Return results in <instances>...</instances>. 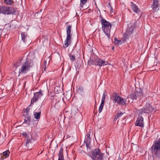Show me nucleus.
Listing matches in <instances>:
<instances>
[{"label":"nucleus","instance_id":"27","mask_svg":"<svg viewBox=\"0 0 160 160\" xmlns=\"http://www.w3.org/2000/svg\"><path fill=\"white\" fill-rule=\"evenodd\" d=\"M106 97V92H104L102 94L101 103H104L105 99Z\"/></svg>","mask_w":160,"mask_h":160},{"label":"nucleus","instance_id":"36","mask_svg":"<svg viewBox=\"0 0 160 160\" xmlns=\"http://www.w3.org/2000/svg\"><path fill=\"white\" fill-rule=\"evenodd\" d=\"M108 8H110L111 11L110 12L111 13L112 12L111 11L112 10V7L111 6L110 3H109L108 5Z\"/></svg>","mask_w":160,"mask_h":160},{"label":"nucleus","instance_id":"29","mask_svg":"<svg viewBox=\"0 0 160 160\" xmlns=\"http://www.w3.org/2000/svg\"><path fill=\"white\" fill-rule=\"evenodd\" d=\"M138 97L141 96L143 95L142 90L141 89H140L139 90L138 92Z\"/></svg>","mask_w":160,"mask_h":160},{"label":"nucleus","instance_id":"41","mask_svg":"<svg viewBox=\"0 0 160 160\" xmlns=\"http://www.w3.org/2000/svg\"><path fill=\"white\" fill-rule=\"evenodd\" d=\"M114 47H113V48H112V49H114Z\"/></svg>","mask_w":160,"mask_h":160},{"label":"nucleus","instance_id":"2","mask_svg":"<svg viewBox=\"0 0 160 160\" xmlns=\"http://www.w3.org/2000/svg\"><path fill=\"white\" fill-rule=\"evenodd\" d=\"M150 149L152 153L160 160V138L154 141Z\"/></svg>","mask_w":160,"mask_h":160},{"label":"nucleus","instance_id":"38","mask_svg":"<svg viewBox=\"0 0 160 160\" xmlns=\"http://www.w3.org/2000/svg\"><path fill=\"white\" fill-rule=\"evenodd\" d=\"M85 138H90V134L88 133L86 136Z\"/></svg>","mask_w":160,"mask_h":160},{"label":"nucleus","instance_id":"13","mask_svg":"<svg viewBox=\"0 0 160 160\" xmlns=\"http://www.w3.org/2000/svg\"><path fill=\"white\" fill-rule=\"evenodd\" d=\"M135 125L136 126L141 127L144 126L143 118L140 114L138 115L137 119Z\"/></svg>","mask_w":160,"mask_h":160},{"label":"nucleus","instance_id":"6","mask_svg":"<svg viewBox=\"0 0 160 160\" xmlns=\"http://www.w3.org/2000/svg\"><path fill=\"white\" fill-rule=\"evenodd\" d=\"M0 12L1 13L6 14H14L16 11L12 8L8 7H0Z\"/></svg>","mask_w":160,"mask_h":160},{"label":"nucleus","instance_id":"16","mask_svg":"<svg viewBox=\"0 0 160 160\" xmlns=\"http://www.w3.org/2000/svg\"><path fill=\"white\" fill-rule=\"evenodd\" d=\"M138 91L135 92H132L128 96V98L131 99L132 100H134L137 99V97H138Z\"/></svg>","mask_w":160,"mask_h":160},{"label":"nucleus","instance_id":"9","mask_svg":"<svg viewBox=\"0 0 160 160\" xmlns=\"http://www.w3.org/2000/svg\"><path fill=\"white\" fill-rule=\"evenodd\" d=\"M135 24H131L130 27H128L127 28L125 34H124V39L125 40L128 39V37L131 35L133 33L134 28Z\"/></svg>","mask_w":160,"mask_h":160},{"label":"nucleus","instance_id":"5","mask_svg":"<svg viewBox=\"0 0 160 160\" xmlns=\"http://www.w3.org/2000/svg\"><path fill=\"white\" fill-rule=\"evenodd\" d=\"M92 155L91 156L93 160H103L104 154L101 152L100 149L97 148L92 151Z\"/></svg>","mask_w":160,"mask_h":160},{"label":"nucleus","instance_id":"42","mask_svg":"<svg viewBox=\"0 0 160 160\" xmlns=\"http://www.w3.org/2000/svg\"><path fill=\"white\" fill-rule=\"evenodd\" d=\"M98 9V10H99V11H100V10H99V9Z\"/></svg>","mask_w":160,"mask_h":160},{"label":"nucleus","instance_id":"11","mask_svg":"<svg viewBox=\"0 0 160 160\" xmlns=\"http://www.w3.org/2000/svg\"><path fill=\"white\" fill-rule=\"evenodd\" d=\"M160 7V0H153V4L152 5L151 8L153 12L158 11Z\"/></svg>","mask_w":160,"mask_h":160},{"label":"nucleus","instance_id":"14","mask_svg":"<svg viewBox=\"0 0 160 160\" xmlns=\"http://www.w3.org/2000/svg\"><path fill=\"white\" fill-rule=\"evenodd\" d=\"M109 63L104 60H102L99 58H96V65L99 67L107 65Z\"/></svg>","mask_w":160,"mask_h":160},{"label":"nucleus","instance_id":"32","mask_svg":"<svg viewBox=\"0 0 160 160\" xmlns=\"http://www.w3.org/2000/svg\"><path fill=\"white\" fill-rule=\"evenodd\" d=\"M90 138H85L84 141V143H90Z\"/></svg>","mask_w":160,"mask_h":160},{"label":"nucleus","instance_id":"15","mask_svg":"<svg viewBox=\"0 0 160 160\" xmlns=\"http://www.w3.org/2000/svg\"><path fill=\"white\" fill-rule=\"evenodd\" d=\"M21 36L22 37V40L23 42L27 45L29 44L30 43V41H28L27 40L28 37L27 36V33L25 32H23L21 33Z\"/></svg>","mask_w":160,"mask_h":160},{"label":"nucleus","instance_id":"33","mask_svg":"<svg viewBox=\"0 0 160 160\" xmlns=\"http://www.w3.org/2000/svg\"><path fill=\"white\" fill-rule=\"evenodd\" d=\"M47 67V63L46 60H45L43 63V67L44 71H46V68Z\"/></svg>","mask_w":160,"mask_h":160},{"label":"nucleus","instance_id":"37","mask_svg":"<svg viewBox=\"0 0 160 160\" xmlns=\"http://www.w3.org/2000/svg\"><path fill=\"white\" fill-rule=\"evenodd\" d=\"M86 144V147H87V148H89V149H90V148L89 147V145H90V143H85Z\"/></svg>","mask_w":160,"mask_h":160},{"label":"nucleus","instance_id":"18","mask_svg":"<svg viewBox=\"0 0 160 160\" xmlns=\"http://www.w3.org/2000/svg\"><path fill=\"white\" fill-rule=\"evenodd\" d=\"M23 116L25 117L23 124H26L27 126L29 125L30 124V122L31 120V117L28 115H26V117L25 115H23Z\"/></svg>","mask_w":160,"mask_h":160},{"label":"nucleus","instance_id":"3","mask_svg":"<svg viewBox=\"0 0 160 160\" xmlns=\"http://www.w3.org/2000/svg\"><path fill=\"white\" fill-rule=\"evenodd\" d=\"M155 108L152 106L149 103L147 102L144 107L137 110V113L138 114L150 113L153 111Z\"/></svg>","mask_w":160,"mask_h":160},{"label":"nucleus","instance_id":"19","mask_svg":"<svg viewBox=\"0 0 160 160\" xmlns=\"http://www.w3.org/2000/svg\"><path fill=\"white\" fill-rule=\"evenodd\" d=\"M131 4L132 10L133 12L136 13H138L139 11V9L136 4L132 2H131Z\"/></svg>","mask_w":160,"mask_h":160},{"label":"nucleus","instance_id":"23","mask_svg":"<svg viewBox=\"0 0 160 160\" xmlns=\"http://www.w3.org/2000/svg\"><path fill=\"white\" fill-rule=\"evenodd\" d=\"M104 104V103H101L100 106L99 107V109H98V112L99 113H100L102 112V110L103 108Z\"/></svg>","mask_w":160,"mask_h":160},{"label":"nucleus","instance_id":"30","mask_svg":"<svg viewBox=\"0 0 160 160\" xmlns=\"http://www.w3.org/2000/svg\"><path fill=\"white\" fill-rule=\"evenodd\" d=\"M121 42V40H118L117 38H114V42L115 43L120 44Z\"/></svg>","mask_w":160,"mask_h":160},{"label":"nucleus","instance_id":"43","mask_svg":"<svg viewBox=\"0 0 160 160\" xmlns=\"http://www.w3.org/2000/svg\"><path fill=\"white\" fill-rule=\"evenodd\" d=\"M94 1H95V0H94Z\"/></svg>","mask_w":160,"mask_h":160},{"label":"nucleus","instance_id":"22","mask_svg":"<svg viewBox=\"0 0 160 160\" xmlns=\"http://www.w3.org/2000/svg\"><path fill=\"white\" fill-rule=\"evenodd\" d=\"M5 3L7 5H10L13 2L11 0H3Z\"/></svg>","mask_w":160,"mask_h":160},{"label":"nucleus","instance_id":"4","mask_svg":"<svg viewBox=\"0 0 160 160\" xmlns=\"http://www.w3.org/2000/svg\"><path fill=\"white\" fill-rule=\"evenodd\" d=\"M31 60L27 58L26 60L22 64L21 68L19 69V74L25 73L30 69L32 66Z\"/></svg>","mask_w":160,"mask_h":160},{"label":"nucleus","instance_id":"8","mask_svg":"<svg viewBox=\"0 0 160 160\" xmlns=\"http://www.w3.org/2000/svg\"><path fill=\"white\" fill-rule=\"evenodd\" d=\"M71 25H67L66 27L67 37L65 41V47H67L69 45V42L70 43V41L71 39Z\"/></svg>","mask_w":160,"mask_h":160},{"label":"nucleus","instance_id":"31","mask_svg":"<svg viewBox=\"0 0 160 160\" xmlns=\"http://www.w3.org/2000/svg\"><path fill=\"white\" fill-rule=\"evenodd\" d=\"M77 90L78 92L80 93H81L83 91V88L82 87L79 86V88H78Z\"/></svg>","mask_w":160,"mask_h":160},{"label":"nucleus","instance_id":"1","mask_svg":"<svg viewBox=\"0 0 160 160\" xmlns=\"http://www.w3.org/2000/svg\"><path fill=\"white\" fill-rule=\"evenodd\" d=\"M100 17L101 18V21L102 30L108 38L109 39L110 38V33L111 25L109 22L104 19L101 16H100Z\"/></svg>","mask_w":160,"mask_h":160},{"label":"nucleus","instance_id":"12","mask_svg":"<svg viewBox=\"0 0 160 160\" xmlns=\"http://www.w3.org/2000/svg\"><path fill=\"white\" fill-rule=\"evenodd\" d=\"M25 144L26 147L27 148H31L33 145L32 143L34 141V139L32 138V135L27 138V139H25Z\"/></svg>","mask_w":160,"mask_h":160},{"label":"nucleus","instance_id":"26","mask_svg":"<svg viewBox=\"0 0 160 160\" xmlns=\"http://www.w3.org/2000/svg\"><path fill=\"white\" fill-rule=\"evenodd\" d=\"M10 152L8 150L6 151L3 152V155L6 157V158L8 157Z\"/></svg>","mask_w":160,"mask_h":160},{"label":"nucleus","instance_id":"10","mask_svg":"<svg viewBox=\"0 0 160 160\" xmlns=\"http://www.w3.org/2000/svg\"><path fill=\"white\" fill-rule=\"evenodd\" d=\"M43 95L42 90H39L38 92L34 93V96L31 99V104H33L34 102L40 99Z\"/></svg>","mask_w":160,"mask_h":160},{"label":"nucleus","instance_id":"28","mask_svg":"<svg viewBox=\"0 0 160 160\" xmlns=\"http://www.w3.org/2000/svg\"><path fill=\"white\" fill-rule=\"evenodd\" d=\"M123 114V113L122 112H118L115 116L116 118L118 119V118L121 117Z\"/></svg>","mask_w":160,"mask_h":160},{"label":"nucleus","instance_id":"20","mask_svg":"<svg viewBox=\"0 0 160 160\" xmlns=\"http://www.w3.org/2000/svg\"><path fill=\"white\" fill-rule=\"evenodd\" d=\"M63 150L62 148H61L59 152L58 156V160H64L63 159Z\"/></svg>","mask_w":160,"mask_h":160},{"label":"nucleus","instance_id":"34","mask_svg":"<svg viewBox=\"0 0 160 160\" xmlns=\"http://www.w3.org/2000/svg\"><path fill=\"white\" fill-rule=\"evenodd\" d=\"M69 57H70V59L71 60L73 61L75 60V56L74 55H70L69 56Z\"/></svg>","mask_w":160,"mask_h":160},{"label":"nucleus","instance_id":"7","mask_svg":"<svg viewBox=\"0 0 160 160\" xmlns=\"http://www.w3.org/2000/svg\"><path fill=\"white\" fill-rule=\"evenodd\" d=\"M113 97L112 100L114 101L115 103H117L119 105H125L126 103L124 102L123 99L120 96L118 93H115L113 95Z\"/></svg>","mask_w":160,"mask_h":160},{"label":"nucleus","instance_id":"21","mask_svg":"<svg viewBox=\"0 0 160 160\" xmlns=\"http://www.w3.org/2000/svg\"><path fill=\"white\" fill-rule=\"evenodd\" d=\"M88 64L89 66L92 65H96V58L93 59H90L88 62Z\"/></svg>","mask_w":160,"mask_h":160},{"label":"nucleus","instance_id":"35","mask_svg":"<svg viewBox=\"0 0 160 160\" xmlns=\"http://www.w3.org/2000/svg\"><path fill=\"white\" fill-rule=\"evenodd\" d=\"M59 89L58 88V87H56L55 88V92H57V93H59V91L58 90V89Z\"/></svg>","mask_w":160,"mask_h":160},{"label":"nucleus","instance_id":"40","mask_svg":"<svg viewBox=\"0 0 160 160\" xmlns=\"http://www.w3.org/2000/svg\"><path fill=\"white\" fill-rule=\"evenodd\" d=\"M117 119H118L116 118V117H115L113 119V121L115 122L117 120Z\"/></svg>","mask_w":160,"mask_h":160},{"label":"nucleus","instance_id":"25","mask_svg":"<svg viewBox=\"0 0 160 160\" xmlns=\"http://www.w3.org/2000/svg\"><path fill=\"white\" fill-rule=\"evenodd\" d=\"M22 135L23 137H25V140L27 139V138L28 137H30L32 135L30 134H27L26 132H23L22 133Z\"/></svg>","mask_w":160,"mask_h":160},{"label":"nucleus","instance_id":"39","mask_svg":"<svg viewBox=\"0 0 160 160\" xmlns=\"http://www.w3.org/2000/svg\"><path fill=\"white\" fill-rule=\"evenodd\" d=\"M26 111L27 112V114L28 113L29 111V109L28 108V107L26 109Z\"/></svg>","mask_w":160,"mask_h":160},{"label":"nucleus","instance_id":"24","mask_svg":"<svg viewBox=\"0 0 160 160\" xmlns=\"http://www.w3.org/2000/svg\"><path fill=\"white\" fill-rule=\"evenodd\" d=\"M87 0H80V7L82 8L83 5H84L86 2Z\"/></svg>","mask_w":160,"mask_h":160},{"label":"nucleus","instance_id":"17","mask_svg":"<svg viewBox=\"0 0 160 160\" xmlns=\"http://www.w3.org/2000/svg\"><path fill=\"white\" fill-rule=\"evenodd\" d=\"M41 109L39 108L36 109L35 112H34V118L36 119H38L40 118L41 114Z\"/></svg>","mask_w":160,"mask_h":160}]
</instances>
